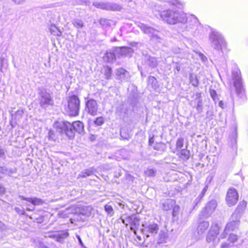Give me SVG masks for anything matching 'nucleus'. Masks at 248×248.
I'll list each match as a JSON object with an SVG mask.
<instances>
[{
    "label": "nucleus",
    "instance_id": "13d9d810",
    "mask_svg": "<svg viewBox=\"0 0 248 248\" xmlns=\"http://www.w3.org/2000/svg\"><path fill=\"white\" fill-rule=\"evenodd\" d=\"M77 237H78V242L79 243V244L81 245V246H83V243L82 242V240H81V238L79 236H77Z\"/></svg>",
    "mask_w": 248,
    "mask_h": 248
},
{
    "label": "nucleus",
    "instance_id": "39448f33",
    "mask_svg": "<svg viewBox=\"0 0 248 248\" xmlns=\"http://www.w3.org/2000/svg\"><path fill=\"white\" fill-rule=\"evenodd\" d=\"M232 80L236 93L240 97H242L245 93L242 83L240 72L239 70H234L232 72Z\"/></svg>",
    "mask_w": 248,
    "mask_h": 248
},
{
    "label": "nucleus",
    "instance_id": "c85d7f7f",
    "mask_svg": "<svg viewBox=\"0 0 248 248\" xmlns=\"http://www.w3.org/2000/svg\"><path fill=\"white\" fill-rule=\"evenodd\" d=\"M73 208L71 207L69 208H67L65 211L63 212H60L58 215L61 217L65 218L69 217V215L73 213Z\"/></svg>",
    "mask_w": 248,
    "mask_h": 248
},
{
    "label": "nucleus",
    "instance_id": "0e129e2a",
    "mask_svg": "<svg viewBox=\"0 0 248 248\" xmlns=\"http://www.w3.org/2000/svg\"><path fill=\"white\" fill-rule=\"evenodd\" d=\"M149 78H150V79H155L154 77H150Z\"/></svg>",
    "mask_w": 248,
    "mask_h": 248
},
{
    "label": "nucleus",
    "instance_id": "4be33fe9",
    "mask_svg": "<svg viewBox=\"0 0 248 248\" xmlns=\"http://www.w3.org/2000/svg\"><path fill=\"white\" fill-rule=\"evenodd\" d=\"M209 223L207 221L200 222L197 228V232L199 234H202L208 229Z\"/></svg>",
    "mask_w": 248,
    "mask_h": 248
},
{
    "label": "nucleus",
    "instance_id": "ea45409f",
    "mask_svg": "<svg viewBox=\"0 0 248 248\" xmlns=\"http://www.w3.org/2000/svg\"><path fill=\"white\" fill-rule=\"evenodd\" d=\"M166 148L165 145L162 143H159L156 144L155 146V149H156L157 150L161 151L162 152H164L166 150Z\"/></svg>",
    "mask_w": 248,
    "mask_h": 248
},
{
    "label": "nucleus",
    "instance_id": "6e6552de",
    "mask_svg": "<svg viewBox=\"0 0 248 248\" xmlns=\"http://www.w3.org/2000/svg\"><path fill=\"white\" fill-rule=\"evenodd\" d=\"M137 25L144 33L147 34L152 40L158 41L159 39V31L157 30L140 22L138 23Z\"/></svg>",
    "mask_w": 248,
    "mask_h": 248
},
{
    "label": "nucleus",
    "instance_id": "4468645a",
    "mask_svg": "<svg viewBox=\"0 0 248 248\" xmlns=\"http://www.w3.org/2000/svg\"><path fill=\"white\" fill-rule=\"evenodd\" d=\"M219 227L217 225L213 226L210 230L206 240L208 243L214 242L219 232Z\"/></svg>",
    "mask_w": 248,
    "mask_h": 248
},
{
    "label": "nucleus",
    "instance_id": "052dcab7",
    "mask_svg": "<svg viewBox=\"0 0 248 248\" xmlns=\"http://www.w3.org/2000/svg\"><path fill=\"white\" fill-rule=\"evenodd\" d=\"M149 144L151 145L152 143L154 142V139L153 137L150 138L149 140Z\"/></svg>",
    "mask_w": 248,
    "mask_h": 248
},
{
    "label": "nucleus",
    "instance_id": "393cba45",
    "mask_svg": "<svg viewBox=\"0 0 248 248\" xmlns=\"http://www.w3.org/2000/svg\"><path fill=\"white\" fill-rule=\"evenodd\" d=\"M146 62L149 66L154 68L157 65V62L155 58L148 57L146 60Z\"/></svg>",
    "mask_w": 248,
    "mask_h": 248
},
{
    "label": "nucleus",
    "instance_id": "603ef678",
    "mask_svg": "<svg viewBox=\"0 0 248 248\" xmlns=\"http://www.w3.org/2000/svg\"><path fill=\"white\" fill-rule=\"evenodd\" d=\"M179 209V207H175L173 210L172 215L173 216H176L177 215V212Z\"/></svg>",
    "mask_w": 248,
    "mask_h": 248
},
{
    "label": "nucleus",
    "instance_id": "6e6d98bb",
    "mask_svg": "<svg viewBox=\"0 0 248 248\" xmlns=\"http://www.w3.org/2000/svg\"><path fill=\"white\" fill-rule=\"evenodd\" d=\"M23 111L21 110H18L16 112V116H22V115L23 114Z\"/></svg>",
    "mask_w": 248,
    "mask_h": 248
},
{
    "label": "nucleus",
    "instance_id": "f257e3e1",
    "mask_svg": "<svg viewBox=\"0 0 248 248\" xmlns=\"http://www.w3.org/2000/svg\"><path fill=\"white\" fill-rule=\"evenodd\" d=\"M160 17L165 23L170 25H175L177 23L185 24L187 21V14L171 9H164L160 12Z\"/></svg>",
    "mask_w": 248,
    "mask_h": 248
},
{
    "label": "nucleus",
    "instance_id": "2eb2a0df",
    "mask_svg": "<svg viewBox=\"0 0 248 248\" xmlns=\"http://www.w3.org/2000/svg\"><path fill=\"white\" fill-rule=\"evenodd\" d=\"M93 4L95 7L102 9L119 10L121 9V7L116 4L110 5L105 3L98 2H94Z\"/></svg>",
    "mask_w": 248,
    "mask_h": 248
},
{
    "label": "nucleus",
    "instance_id": "9d476101",
    "mask_svg": "<svg viewBox=\"0 0 248 248\" xmlns=\"http://www.w3.org/2000/svg\"><path fill=\"white\" fill-rule=\"evenodd\" d=\"M98 105L97 102L93 99H89L86 102L85 110L91 115L95 116L97 114Z\"/></svg>",
    "mask_w": 248,
    "mask_h": 248
},
{
    "label": "nucleus",
    "instance_id": "4c0bfd02",
    "mask_svg": "<svg viewBox=\"0 0 248 248\" xmlns=\"http://www.w3.org/2000/svg\"><path fill=\"white\" fill-rule=\"evenodd\" d=\"M181 157L184 159H188L190 156V152L189 151L185 149L182 150L180 153Z\"/></svg>",
    "mask_w": 248,
    "mask_h": 248
},
{
    "label": "nucleus",
    "instance_id": "0eeeda50",
    "mask_svg": "<svg viewBox=\"0 0 248 248\" xmlns=\"http://www.w3.org/2000/svg\"><path fill=\"white\" fill-rule=\"evenodd\" d=\"M239 219L240 217H237L236 216L235 217H233V215H232L231 220L227 224L224 232L220 236L221 239L226 238L230 232L235 231L238 228L239 224Z\"/></svg>",
    "mask_w": 248,
    "mask_h": 248
},
{
    "label": "nucleus",
    "instance_id": "20e7f679",
    "mask_svg": "<svg viewBox=\"0 0 248 248\" xmlns=\"http://www.w3.org/2000/svg\"><path fill=\"white\" fill-rule=\"evenodd\" d=\"M80 108V100L75 95L70 96L68 99L67 111L70 116H75L78 114Z\"/></svg>",
    "mask_w": 248,
    "mask_h": 248
},
{
    "label": "nucleus",
    "instance_id": "37998d69",
    "mask_svg": "<svg viewBox=\"0 0 248 248\" xmlns=\"http://www.w3.org/2000/svg\"><path fill=\"white\" fill-rule=\"evenodd\" d=\"M104 122V118L102 117H97L94 121V124L97 125H101Z\"/></svg>",
    "mask_w": 248,
    "mask_h": 248
},
{
    "label": "nucleus",
    "instance_id": "864d4df0",
    "mask_svg": "<svg viewBox=\"0 0 248 248\" xmlns=\"http://www.w3.org/2000/svg\"><path fill=\"white\" fill-rule=\"evenodd\" d=\"M6 228V226L0 221V229L1 230H5Z\"/></svg>",
    "mask_w": 248,
    "mask_h": 248
},
{
    "label": "nucleus",
    "instance_id": "72a5a7b5",
    "mask_svg": "<svg viewBox=\"0 0 248 248\" xmlns=\"http://www.w3.org/2000/svg\"><path fill=\"white\" fill-rule=\"evenodd\" d=\"M208 188V186L207 185H206L203 188L202 192L200 194V195L198 196L197 198L195 200V202H196V203L199 202L201 199L204 196L205 193L207 191V189Z\"/></svg>",
    "mask_w": 248,
    "mask_h": 248
},
{
    "label": "nucleus",
    "instance_id": "cd10ccee",
    "mask_svg": "<svg viewBox=\"0 0 248 248\" xmlns=\"http://www.w3.org/2000/svg\"><path fill=\"white\" fill-rule=\"evenodd\" d=\"M8 66V60L4 58H0V71L3 72Z\"/></svg>",
    "mask_w": 248,
    "mask_h": 248
},
{
    "label": "nucleus",
    "instance_id": "3c124183",
    "mask_svg": "<svg viewBox=\"0 0 248 248\" xmlns=\"http://www.w3.org/2000/svg\"><path fill=\"white\" fill-rule=\"evenodd\" d=\"M232 246V245H231L229 243H223L221 244V248H227L229 247Z\"/></svg>",
    "mask_w": 248,
    "mask_h": 248
},
{
    "label": "nucleus",
    "instance_id": "c9c22d12",
    "mask_svg": "<svg viewBox=\"0 0 248 248\" xmlns=\"http://www.w3.org/2000/svg\"><path fill=\"white\" fill-rule=\"evenodd\" d=\"M172 207V201L167 200L163 203V209L165 211L170 210Z\"/></svg>",
    "mask_w": 248,
    "mask_h": 248
},
{
    "label": "nucleus",
    "instance_id": "680f3d73",
    "mask_svg": "<svg viewBox=\"0 0 248 248\" xmlns=\"http://www.w3.org/2000/svg\"><path fill=\"white\" fill-rule=\"evenodd\" d=\"M180 66L179 65H177L175 67V69L177 71V72H179L180 70Z\"/></svg>",
    "mask_w": 248,
    "mask_h": 248
},
{
    "label": "nucleus",
    "instance_id": "bf43d9fd",
    "mask_svg": "<svg viewBox=\"0 0 248 248\" xmlns=\"http://www.w3.org/2000/svg\"><path fill=\"white\" fill-rule=\"evenodd\" d=\"M219 106L222 108H224V104L223 101H220L219 103Z\"/></svg>",
    "mask_w": 248,
    "mask_h": 248
},
{
    "label": "nucleus",
    "instance_id": "412c9836",
    "mask_svg": "<svg viewBox=\"0 0 248 248\" xmlns=\"http://www.w3.org/2000/svg\"><path fill=\"white\" fill-rule=\"evenodd\" d=\"M69 234L67 231H62L53 235L56 240L59 242H62L64 239L67 238Z\"/></svg>",
    "mask_w": 248,
    "mask_h": 248
},
{
    "label": "nucleus",
    "instance_id": "5701e85b",
    "mask_svg": "<svg viewBox=\"0 0 248 248\" xmlns=\"http://www.w3.org/2000/svg\"><path fill=\"white\" fill-rule=\"evenodd\" d=\"M168 3L179 9L183 8L185 5V2L180 0H169Z\"/></svg>",
    "mask_w": 248,
    "mask_h": 248
},
{
    "label": "nucleus",
    "instance_id": "473e14b6",
    "mask_svg": "<svg viewBox=\"0 0 248 248\" xmlns=\"http://www.w3.org/2000/svg\"><path fill=\"white\" fill-rule=\"evenodd\" d=\"M122 222L126 226L130 225L131 223L132 215L131 216H123L122 217Z\"/></svg>",
    "mask_w": 248,
    "mask_h": 248
},
{
    "label": "nucleus",
    "instance_id": "4d7b16f0",
    "mask_svg": "<svg viewBox=\"0 0 248 248\" xmlns=\"http://www.w3.org/2000/svg\"><path fill=\"white\" fill-rule=\"evenodd\" d=\"M4 156L3 151L0 148V158H3Z\"/></svg>",
    "mask_w": 248,
    "mask_h": 248
},
{
    "label": "nucleus",
    "instance_id": "e433bc0d",
    "mask_svg": "<svg viewBox=\"0 0 248 248\" xmlns=\"http://www.w3.org/2000/svg\"><path fill=\"white\" fill-rule=\"evenodd\" d=\"M72 23L74 26L78 29H81L84 26L82 21L78 19L74 20L72 21Z\"/></svg>",
    "mask_w": 248,
    "mask_h": 248
},
{
    "label": "nucleus",
    "instance_id": "2f4dec72",
    "mask_svg": "<svg viewBox=\"0 0 248 248\" xmlns=\"http://www.w3.org/2000/svg\"><path fill=\"white\" fill-rule=\"evenodd\" d=\"M190 82L195 87H197L199 85V81L196 76L190 74L189 76Z\"/></svg>",
    "mask_w": 248,
    "mask_h": 248
},
{
    "label": "nucleus",
    "instance_id": "49530a36",
    "mask_svg": "<svg viewBox=\"0 0 248 248\" xmlns=\"http://www.w3.org/2000/svg\"><path fill=\"white\" fill-rule=\"evenodd\" d=\"M210 93L211 97L215 101L217 98V93L214 90H211L210 91Z\"/></svg>",
    "mask_w": 248,
    "mask_h": 248
},
{
    "label": "nucleus",
    "instance_id": "ddd939ff",
    "mask_svg": "<svg viewBox=\"0 0 248 248\" xmlns=\"http://www.w3.org/2000/svg\"><path fill=\"white\" fill-rule=\"evenodd\" d=\"M186 28L187 31L196 29L200 25L198 18L194 15H187Z\"/></svg>",
    "mask_w": 248,
    "mask_h": 248
},
{
    "label": "nucleus",
    "instance_id": "de8ad7c7",
    "mask_svg": "<svg viewBox=\"0 0 248 248\" xmlns=\"http://www.w3.org/2000/svg\"><path fill=\"white\" fill-rule=\"evenodd\" d=\"M14 3L16 4H22L25 2L26 0H11Z\"/></svg>",
    "mask_w": 248,
    "mask_h": 248
},
{
    "label": "nucleus",
    "instance_id": "bb28decb",
    "mask_svg": "<svg viewBox=\"0 0 248 248\" xmlns=\"http://www.w3.org/2000/svg\"><path fill=\"white\" fill-rule=\"evenodd\" d=\"M168 238V235L164 231H160L158 235L157 242L158 243H164L166 242Z\"/></svg>",
    "mask_w": 248,
    "mask_h": 248
},
{
    "label": "nucleus",
    "instance_id": "8fccbe9b",
    "mask_svg": "<svg viewBox=\"0 0 248 248\" xmlns=\"http://www.w3.org/2000/svg\"><path fill=\"white\" fill-rule=\"evenodd\" d=\"M48 138L49 140H54V132L52 130H49L48 132Z\"/></svg>",
    "mask_w": 248,
    "mask_h": 248
},
{
    "label": "nucleus",
    "instance_id": "a878e982",
    "mask_svg": "<svg viewBox=\"0 0 248 248\" xmlns=\"http://www.w3.org/2000/svg\"><path fill=\"white\" fill-rule=\"evenodd\" d=\"M115 55L111 52H107L106 53L103 59L104 60L108 62H111L115 59Z\"/></svg>",
    "mask_w": 248,
    "mask_h": 248
},
{
    "label": "nucleus",
    "instance_id": "1a4fd4ad",
    "mask_svg": "<svg viewBox=\"0 0 248 248\" xmlns=\"http://www.w3.org/2000/svg\"><path fill=\"white\" fill-rule=\"evenodd\" d=\"M39 103L42 107H46L53 104V101L50 94L46 90L42 89L39 93Z\"/></svg>",
    "mask_w": 248,
    "mask_h": 248
},
{
    "label": "nucleus",
    "instance_id": "f03ea898",
    "mask_svg": "<svg viewBox=\"0 0 248 248\" xmlns=\"http://www.w3.org/2000/svg\"><path fill=\"white\" fill-rule=\"evenodd\" d=\"M63 131L69 138H73L75 132L79 134L83 132L84 125L83 123L80 121H76L72 124L65 122L63 123L62 125V131Z\"/></svg>",
    "mask_w": 248,
    "mask_h": 248
},
{
    "label": "nucleus",
    "instance_id": "f8f14e48",
    "mask_svg": "<svg viewBox=\"0 0 248 248\" xmlns=\"http://www.w3.org/2000/svg\"><path fill=\"white\" fill-rule=\"evenodd\" d=\"M217 206V203L215 200H213L209 202L202 211L203 216L206 217H208L215 210Z\"/></svg>",
    "mask_w": 248,
    "mask_h": 248
},
{
    "label": "nucleus",
    "instance_id": "09e8293b",
    "mask_svg": "<svg viewBox=\"0 0 248 248\" xmlns=\"http://www.w3.org/2000/svg\"><path fill=\"white\" fill-rule=\"evenodd\" d=\"M197 110L201 112L202 111V105L201 101H199L196 108Z\"/></svg>",
    "mask_w": 248,
    "mask_h": 248
},
{
    "label": "nucleus",
    "instance_id": "f704fd0d",
    "mask_svg": "<svg viewBox=\"0 0 248 248\" xmlns=\"http://www.w3.org/2000/svg\"><path fill=\"white\" fill-rule=\"evenodd\" d=\"M156 170L151 168H148L144 171L145 175L148 177L155 176L156 174Z\"/></svg>",
    "mask_w": 248,
    "mask_h": 248
},
{
    "label": "nucleus",
    "instance_id": "dca6fc26",
    "mask_svg": "<svg viewBox=\"0 0 248 248\" xmlns=\"http://www.w3.org/2000/svg\"><path fill=\"white\" fill-rule=\"evenodd\" d=\"M115 53L119 54L120 56H130L134 50L128 47H120L116 48Z\"/></svg>",
    "mask_w": 248,
    "mask_h": 248
},
{
    "label": "nucleus",
    "instance_id": "7ed1b4c3",
    "mask_svg": "<svg viewBox=\"0 0 248 248\" xmlns=\"http://www.w3.org/2000/svg\"><path fill=\"white\" fill-rule=\"evenodd\" d=\"M211 46L216 50L219 51L222 47L226 46V42L222 35L218 31H213L209 35Z\"/></svg>",
    "mask_w": 248,
    "mask_h": 248
},
{
    "label": "nucleus",
    "instance_id": "a19ab883",
    "mask_svg": "<svg viewBox=\"0 0 248 248\" xmlns=\"http://www.w3.org/2000/svg\"><path fill=\"white\" fill-rule=\"evenodd\" d=\"M105 210L107 212L108 214L112 216L114 212L112 206L108 204H106L105 206Z\"/></svg>",
    "mask_w": 248,
    "mask_h": 248
},
{
    "label": "nucleus",
    "instance_id": "a211bd4d",
    "mask_svg": "<svg viewBox=\"0 0 248 248\" xmlns=\"http://www.w3.org/2000/svg\"><path fill=\"white\" fill-rule=\"evenodd\" d=\"M18 198L20 200H25L27 202L31 203L34 205H41L43 204V201L38 198H26L23 196L20 195Z\"/></svg>",
    "mask_w": 248,
    "mask_h": 248
},
{
    "label": "nucleus",
    "instance_id": "423d86ee",
    "mask_svg": "<svg viewBox=\"0 0 248 248\" xmlns=\"http://www.w3.org/2000/svg\"><path fill=\"white\" fill-rule=\"evenodd\" d=\"M159 230L158 225L154 222L148 221L142 225L141 232L146 237L154 236Z\"/></svg>",
    "mask_w": 248,
    "mask_h": 248
},
{
    "label": "nucleus",
    "instance_id": "aec40b11",
    "mask_svg": "<svg viewBox=\"0 0 248 248\" xmlns=\"http://www.w3.org/2000/svg\"><path fill=\"white\" fill-rule=\"evenodd\" d=\"M140 225V219L134 215H132V219L130 226V230L135 234L136 233V229H138Z\"/></svg>",
    "mask_w": 248,
    "mask_h": 248
},
{
    "label": "nucleus",
    "instance_id": "79ce46f5",
    "mask_svg": "<svg viewBox=\"0 0 248 248\" xmlns=\"http://www.w3.org/2000/svg\"><path fill=\"white\" fill-rule=\"evenodd\" d=\"M184 144V139L182 138H179L177 139L176 141V148L177 149H181L183 146Z\"/></svg>",
    "mask_w": 248,
    "mask_h": 248
},
{
    "label": "nucleus",
    "instance_id": "5fc2aeb1",
    "mask_svg": "<svg viewBox=\"0 0 248 248\" xmlns=\"http://www.w3.org/2000/svg\"><path fill=\"white\" fill-rule=\"evenodd\" d=\"M5 192V188L0 184V195L4 194Z\"/></svg>",
    "mask_w": 248,
    "mask_h": 248
},
{
    "label": "nucleus",
    "instance_id": "9b49d317",
    "mask_svg": "<svg viewBox=\"0 0 248 248\" xmlns=\"http://www.w3.org/2000/svg\"><path fill=\"white\" fill-rule=\"evenodd\" d=\"M238 199V194L234 188L229 189L226 195V202L229 206L235 205Z\"/></svg>",
    "mask_w": 248,
    "mask_h": 248
},
{
    "label": "nucleus",
    "instance_id": "c756f323",
    "mask_svg": "<svg viewBox=\"0 0 248 248\" xmlns=\"http://www.w3.org/2000/svg\"><path fill=\"white\" fill-rule=\"evenodd\" d=\"M49 31L51 33L54 35L61 36L62 34L61 31L54 25H51L50 26Z\"/></svg>",
    "mask_w": 248,
    "mask_h": 248
},
{
    "label": "nucleus",
    "instance_id": "7c9ffc66",
    "mask_svg": "<svg viewBox=\"0 0 248 248\" xmlns=\"http://www.w3.org/2000/svg\"><path fill=\"white\" fill-rule=\"evenodd\" d=\"M100 24L104 26H111L112 25H115V22L111 20L107 19H101L100 21Z\"/></svg>",
    "mask_w": 248,
    "mask_h": 248
},
{
    "label": "nucleus",
    "instance_id": "b1692460",
    "mask_svg": "<svg viewBox=\"0 0 248 248\" xmlns=\"http://www.w3.org/2000/svg\"><path fill=\"white\" fill-rule=\"evenodd\" d=\"M94 171L93 168L86 169L81 172L78 175V178H86L93 174Z\"/></svg>",
    "mask_w": 248,
    "mask_h": 248
},
{
    "label": "nucleus",
    "instance_id": "e2e57ef3",
    "mask_svg": "<svg viewBox=\"0 0 248 248\" xmlns=\"http://www.w3.org/2000/svg\"><path fill=\"white\" fill-rule=\"evenodd\" d=\"M26 209H27V210L28 211H33V210H34V207H33L32 208H30V207H27V208H26Z\"/></svg>",
    "mask_w": 248,
    "mask_h": 248
},
{
    "label": "nucleus",
    "instance_id": "6ab92c4d",
    "mask_svg": "<svg viewBox=\"0 0 248 248\" xmlns=\"http://www.w3.org/2000/svg\"><path fill=\"white\" fill-rule=\"evenodd\" d=\"M116 75L118 78L122 81H127L130 78L129 72L123 68L118 69Z\"/></svg>",
    "mask_w": 248,
    "mask_h": 248
},
{
    "label": "nucleus",
    "instance_id": "f3484780",
    "mask_svg": "<svg viewBox=\"0 0 248 248\" xmlns=\"http://www.w3.org/2000/svg\"><path fill=\"white\" fill-rule=\"evenodd\" d=\"M247 204V202L244 201L240 202L232 214L233 217H235L236 216L237 217H240L241 214L244 212L246 208Z\"/></svg>",
    "mask_w": 248,
    "mask_h": 248
},
{
    "label": "nucleus",
    "instance_id": "a18cd8bd",
    "mask_svg": "<svg viewBox=\"0 0 248 248\" xmlns=\"http://www.w3.org/2000/svg\"><path fill=\"white\" fill-rule=\"evenodd\" d=\"M111 71H112V70L111 69V68L110 67H107L106 69V76L107 78H109V77H110L111 76Z\"/></svg>",
    "mask_w": 248,
    "mask_h": 248
},
{
    "label": "nucleus",
    "instance_id": "58836bf2",
    "mask_svg": "<svg viewBox=\"0 0 248 248\" xmlns=\"http://www.w3.org/2000/svg\"><path fill=\"white\" fill-rule=\"evenodd\" d=\"M237 239L238 237L236 235L234 234H230L228 239V241H229V243L232 245L234 242L237 241Z\"/></svg>",
    "mask_w": 248,
    "mask_h": 248
},
{
    "label": "nucleus",
    "instance_id": "c03bdc74",
    "mask_svg": "<svg viewBox=\"0 0 248 248\" xmlns=\"http://www.w3.org/2000/svg\"><path fill=\"white\" fill-rule=\"evenodd\" d=\"M15 210L16 211V212L19 215H23L25 214V211L24 208L21 209L19 207H16L15 208Z\"/></svg>",
    "mask_w": 248,
    "mask_h": 248
}]
</instances>
